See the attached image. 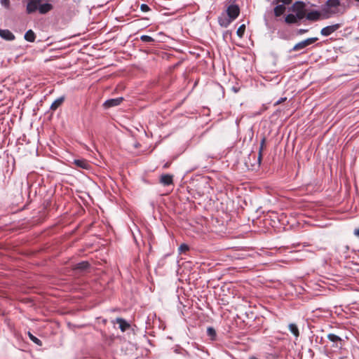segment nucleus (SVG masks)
<instances>
[{
  "label": "nucleus",
  "mask_w": 359,
  "mask_h": 359,
  "mask_svg": "<svg viewBox=\"0 0 359 359\" xmlns=\"http://www.w3.org/2000/svg\"><path fill=\"white\" fill-rule=\"evenodd\" d=\"M226 13L228 18H229L232 21L237 18L240 13V8L236 4H231L228 6L226 9Z\"/></svg>",
  "instance_id": "39448f33"
},
{
  "label": "nucleus",
  "mask_w": 359,
  "mask_h": 359,
  "mask_svg": "<svg viewBox=\"0 0 359 359\" xmlns=\"http://www.w3.org/2000/svg\"><path fill=\"white\" fill-rule=\"evenodd\" d=\"M140 39L142 41L145 42V43H151V42L154 41V39L151 36H148V35L141 36Z\"/></svg>",
  "instance_id": "b1692460"
},
{
  "label": "nucleus",
  "mask_w": 359,
  "mask_h": 359,
  "mask_svg": "<svg viewBox=\"0 0 359 359\" xmlns=\"http://www.w3.org/2000/svg\"><path fill=\"white\" fill-rule=\"evenodd\" d=\"M168 165V163H166L165 165H164V168H167Z\"/></svg>",
  "instance_id": "c9c22d12"
},
{
  "label": "nucleus",
  "mask_w": 359,
  "mask_h": 359,
  "mask_svg": "<svg viewBox=\"0 0 359 359\" xmlns=\"http://www.w3.org/2000/svg\"><path fill=\"white\" fill-rule=\"evenodd\" d=\"M1 4L5 8H8L10 6V0H1Z\"/></svg>",
  "instance_id": "cd10ccee"
},
{
  "label": "nucleus",
  "mask_w": 359,
  "mask_h": 359,
  "mask_svg": "<svg viewBox=\"0 0 359 359\" xmlns=\"http://www.w3.org/2000/svg\"><path fill=\"white\" fill-rule=\"evenodd\" d=\"M0 36L6 41H13L15 35L8 29H0Z\"/></svg>",
  "instance_id": "1a4fd4ad"
},
{
  "label": "nucleus",
  "mask_w": 359,
  "mask_h": 359,
  "mask_svg": "<svg viewBox=\"0 0 359 359\" xmlns=\"http://www.w3.org/2000/svg\"><path fill=\"white\" fill-rule=\"evenodd\" d=\"M292 11L299 20H302L305 18L306 13L305 4L302 1L295 2L292 6Z\"/></svg>",
  "instance_id": "f03ea898"
},
{
  "label": "nucleus",
  "mask_w": 359,
  "mask_h": 359,
  "mask_svg": "<svg viewBox=\"0 0 359 359\" xmlns=\"http://www.w3.org/2000/svg\"><path fill=\"white\" fill-rule=\"evenodd\" d=\"M327 339L334 343H338V342L341 341V340H342L339 336L336 335L334 334H332V333H330L327 335Z\"/></svg>",
  "instance_id": "412c9836"
},
{
  "label": "nucleus",
  "mask_w": 359,
  "mask_h": 359,
  "mask_svg": "<svg viewBox=\"0 0 359 359\" xmlns=\"http://www.w3.org/2000/svg\"><path fill=\"white\" fill-rule=\"evenodd\" d=\"M140 9L143 12H147L150 10L149 7L147 4H142L140 6Z\"/></svg>",
  "instance_id": "c85d7f7f"
},
{
  "label": "nucleus",
  "mask_w": 359,
  "mask_h": 359,
  "mask_svg": "<svg viewBox=\"0 0 359 359\" xmlns=\"http://www.w3.org/2000/svg\"><path fill=\"white\" fill-rule=\"evenodd\" d=\"M53 5L49 3H45L39 5L38 10L41 14H46L53 9Z\"/></svg>",
  "instance_id": "9d476101"
},
{
  "label": "nucleus",
  "mask_w": 359,
  "mask_h": 359,
  "mask_svg": "<svg viewBox=\"0 0 359 359\" xmlns=\"http://www.w3.org/2000/svg\"><path fill=\"white\" fill-rule=\"evenodd\" d=\"M65 96H62L56 99L51 104L50 109L53 111L56 110L64 102Z\"/></svg>",
  "instance_id": "ddd939ff"
},
{
  "label": "nucleus",
  "mask_w": 359,
  "mask_h": 359,
  "mask_svg": "<svg viewBox=\"0 0 359 359\" xmlns=\"http://www.w3.org/2000/svg\"><path fill=\"white\" fill-rule=\"evenodd\" d=\"M231 22L232 20L228 18V16L226 17L224 15L219 17L218 18L219 24L223 27H227Z\"/></svg>",
  "instance_id": "f8f14e48"
},
{
  "label": "nucleus",
  "mask_w": 359,
  "mask_h": 359,
  "mask_svg": "<svg viewBox=\"0 0 359 359\" xmlns=\"http://www.w3.org/2000/svg\"><path fill=\"white\" fill-rule=\"evenodd\" d=\"M318 40V38H317V37L308 38L304 41H302L296 43L294 46V47L292 48V50L298 51V50H302V49L306 48L307 46L313 44Z\"/></svg>",
  "instance_id": "7ed1b4c3"
},
{
  "label": "nucleus",
  "mask_w": 359,
  "mask_h": 359,
  "mask_svg": "<svg viewBox=\"0 0 359 359\" xmlns=\"http://www.w3.org/2000/svg\"><path fill=\"white\" fill-rule=\"evenodd\" d=\"M89 266L90 264L88 262H81L76 265L75 269L83 271L87 269L89 267Z\"/></svg>",
  "instance_id": "aec40b11"
},
{
  "label": "nucleus",
  "mask_w": 359,
  "mask_h": 359,
  "mask_svg": "<svg viewBox=\"0 0 359 359\" xmlns=\"http://www.w3.org/2000/svg\"><path fill=\"white\" fill-rule=\"evenodd\" d=\"M285 4H290L292 2V0H281Z\"/></svg>",
  "instance_id": "2f4dec72"
},
{
  "label": "nucleus",
  "mask_w": 359,
  "mask_h": 359,
  "mask_svg": "<svg viewBox=\"0 0 359 359\" xmlns=\"http://www.w3.org/2000/svg\"><path fill=\"white\" fill-rule=\"evenodd\" d=\"M289 330L290 332L297 339L299 337V331L298 327L294 323H290L288 325Z\"/></svg>",
  "instance_id": "4468645a"
},
{
  "label": "nucleus",
  "mask_w": 359,
  "mask_h": 359,
  "mask_svg": "<svg viewBox=\"0 0 359 359\" xmlns=\"http://www.w3.org/2000/svg\"><path fill=\"white\" fill-rule=\"evenodd\" d=\"M116 321L119 324V327L122 331H125L126 328L129 327V325L123 318H118L116 319Z\"/></svg>",
  "instance_id": "6ab92c4d"
},
{
  "label": "nucleus",
  "mask_w": 359,
  "mask_h": 359,
  "mask_svg": "<svg viewBox=\"0 0 359 359\" xmlns=\"http://www.w3.org/2000/svg\"><path fill=\"white\" fill-rule=\"evenodd\" d=\"M232 90H233L235 93H238V89L237 88H236V87H233V88H232Z\"/></svg>",
  "instance_id": "72a5a7b5"
},
{
  "label": "nucleus",
  "mask_w": 359,
  "mask_h": 359,
  "mask_svg": "<svg viewBox=\"0 0 359 359\" xmlns=\"http://www.w3.org/2000/svg\"><path fill=\"white\" fill-rule=\"evenodd\" d=\"M298 20H300L294 14H288L285 18V21L287 24H294L297 23Z\"/></svg>",
  "instance_id": "2eb2a0df"
},
{
  "label": "nucleus",
  "mask_w": 359,
  "mask_h": 359,
  "mask_svg": "<svg viewBox=\"0 0 359 359\" xmlns=\"http://www.w3.org/2000/svg\"><path fill=\"white\" fill-rule=\"evenodd\" d=\"M264 143H265V138L264 137V138H262V140L261 141L260 147L259 149V156H258V161L259 162H261V160H262V150L264 148Z\"/></svg>",
  "instance_id": "393cba45"
},
{
  "label": "nucleus",
  "mask_w": 359,
  "mask_h": 359,
  "mask_svg": "<svg viewBox=\"0 0 359 359\" xmlns=\"http://www.w3.org/2000/svg\"><path fill=\"white\" fill-rule=\"evenodd\" d=\"M245 31V25H241L238 27V29H237V32H236L238 36H239L240 38H242L244 35Z\"/></svg>",
  "instance_id": "5701e85b"
},
{
  "label": "nucleus",
  "mask_w": 359,
  "mask_h": 359,
  "mask_svg": "<svg viewBox=\"0 0 359 359\" xmlns=\"http://www.w3.org/2000/svg\"><path fill=\"white\" fill-rule=\"evenodd\" d=\"M25 39L29 42H34L36 39V35L32 29H29L25 34Z\"/></svg>",
  "instance_id": "dca6fc26"
},
{
  "label": "nucleus",
  "mask_w": 359,
  "mask_h": 359,
  "mask_svg": "<svg viewBox=\"0 0 359 359\" xmlns=\"http://www.w3.org/2000/svg\"><path fill=\"white\" fill-rule=\"evenodd\" d=\"M305 18L306 20L316 22L320 19H323V11L321 8L320 11H311L307 13H306Z\"/></svg>",
  "instance_id": "20e7f679"
},
{
  "label": "nucleus",
  "mask_w": 359,
  "mask_h": 359,
  "mask_svg": "<svg viewBox=\"0 0 359 359\" xmlns=\"http://www.w3.org/2000/svg\"><path fill=\"white\" fill-rule=\"evenodd\" d=\"M28 3L27 4L26 11L27 13L30 14L34 13L39 7V4L41 0H28Z\"/></svg>",
  "instance_id": "6e6552de"
},
{
  "label": "nucleus",
  "mask_w": 359,
  "mask_h": 359,
  "mask_svg": "<svg viewBox=\"0 0 359 359\" xmlns=\"http://www.w3.org/2000/svg\"><path fill=\"white\" fill-rule=\"evenodd\" d=\"M341 27V24L337 23L323 27L320 30L321 35L328 36L338 30Z\"/></svg>",
  "instance_id": "423d86ee"
},
{
  "label": "nucleus",
  "mask_w": 359,
  "mask_h": 359,
  "mask_svg": "<svg viewBox=\"0 0 359 359\" xmlns=\"http://www.w3.org/2000/svg\"><path fill=\"white\" fill-rule=\"evenodd\" d=\"M189 249V246L185 244V243H183V244H181L180 246L179 247V252L181 254V253H184V252H186L187 251H188Z\"/></svg>",
  "instance_id": "a878e982"
},
{
  "label": "nucleus",
  "mask_w": 359,
  "mask_h": 359,
  "mask_svg": "<svg viewBox=\"0 0 359 359\" xmlns=\"http://www.w3.org/2000/svg\"><path fill=\"white\" fill-rule=\"evenodd\" d=\"M207 333L209 336L212 337H215L216 335V332L214 328L212 327H208L207 330Z\"/></svg>",
  "instance_id": "bb28decb"
},
{
  "label": "nucleus",
  "mask_w": 359,
  "mask_h": 359,
  "mask_svg": "<svg viewBox=\"0 0 359 359\" xmlns=\"http://www.w3.org/2000/svg\"><path fill=\"white\" fill-rule=\"evenodd\" d=\"M123 100V98L122 97H116V98L109 99V100H106L104 102L103 106L106 109H108V108H110V107H116V106L119 105L122 102Z\"/></svg>",
  "instance_id": "0eeeda50"
},
{
  "label": "nucleus",
  "mask_w": 359,
  "mask_h": 359,
  "mask_svg": "<svg viewBox=\"0 0 359 359\" xmlns=\"http://www.w3.org/2000/svg\"><path fill=\"white\" fill-rule=\"evenodd\" d=\"M276 1H278V0H276Z\"/></svg>",
  "instance_id": "e433bc0d"
},
{
  "label": "nucleus",
  "mask_w": 359,
  "mask_h": 359,
  "mask_svg": "<svg viewBox=\"0 0 359 359\" xmlns=\"http://www.w3.org/2000/svg\"><path fill=\"white\" fill-rule=\"evenodd\" d=\"M285 11V6H283L282 4L277 5L274 8V15L276 17H279V16H280L281 15H283Z\"/></svg>",
  "instance_id": "f3484780"
},
{
  "label": "nucleus",
  "mask_w": 359,
  "mask_h": 359,
  "mask_svg": "<svg viewBox=\"0 0 359 359\" xmlns=\"http://www.w3.org/2000/svg\"><path fill=\"white\" fill-rule=\"evenodd\" d=\"M28 336L32 342L37 344L38 346H42V341L39 339L34 336L30 332H28Z\"/></svg>",
  "instance_id": "4be33fe9"
},
{
  "label": "nucleus",
  "mask_w": 359,
  "mask_h": 359,
  "mask_svg": "<svg viewBox=\"0 0 359 359\" xmlns=\"http://www.w3.org/2000/svg\"><path fill=\"white\" fill-rule=\"evenodd\" d=\"M286 100V97L281 98V99H280V100L276 102V104H280V103H281L282 102H283V101H284V100Z\"/></svg>",
  "instance_id": "473e14b6"
},
{
  "label": "nucleus",
  "mask_w": 359,
  "mask_h": 359,
  "mask_svg": "<svg viewBox=\"0 0 359 359\" xmlns=\"http://www.w3.org/2000/svg\"><path fill=\"white\" fill-rule=\"evenodd\" d=\"M353 234L359 238V228L354 230Z\"/></svg>",
  "instance_id": "7c9ffc66"
},
{
  "label": "nucleus",
  "mask_w": 359,
  "mask_h": 359,
  "mask_svg": "<svg viewBox=\"0 0 359 359\" xmlns=\"http://www.w3.org/2000/svg\"><path fill=\"white\" fill-rule=\"evenodd\" d=\"M308 32V30H307V29H299L297 31V33H298L299 34H304V33H306V32Z\"/></svg>",
  "instance_id": "c756f323"
},
{
  "label": "nucleus",
  "mask_w": 359,
  "mask_h": 359,
  "mask_svg": "<svg viewBox=\"0 0 359 359\" xmlns=\"http://www.w3.org/2000/svg\"><path fill=\"white\" fill-rule=\"evenodd\" d=\"M339 0H327L321 7L323 11V19H328L335 15L341 14Z\"/></svg>",
  "instance_id": "f257e3e1"
},
{
  "label": "nucleus",
  "mask_w": 359,
  "mask_h": 359,
  "mask_svg": "<svg viewBox=\"0 0 359 359\" xmlns=\"http://www.w3.org/2000/svg\"><path fill=\"white\" fill-rule=\"evenodd\" d=\"M74 163L78 167L85 168V169H87L89 166L88 163L86 161L83 160V159L74 160Z\"/></svg>",
  "instance_id": "a211bd4d"
},
{
  "label": "nucleus",
  "mask_w": 359,
  "mask_h": 359,
  "mask_svg": "<svg viewBox=\"0 0 359 359\" xmlns=\"http://www.w3.org/2000/svg\"><path fill=\"white\" fill-rule=\"evenodd\" d=\"M250 359H257L255 357H250Z\"/></svg>",
  "instance_id": "f704fd0d"
},
{
  "label": "nucleus",
  "mask_w": 359,
  "mask_h": 359,
  "mask_svg": "<svg viewBox=\"0 0 359 359\" xmlns=\"http://www.w3.org/2000/svg\"><path fill=\"white\" fill-rule=\"evenodd\" d=\"M160 182L164 186H168L173 183L172 176L168 174L163 175L161 177Z\"/></svg>",
  "instance_id": "9b49d317"
}]
</instances>
